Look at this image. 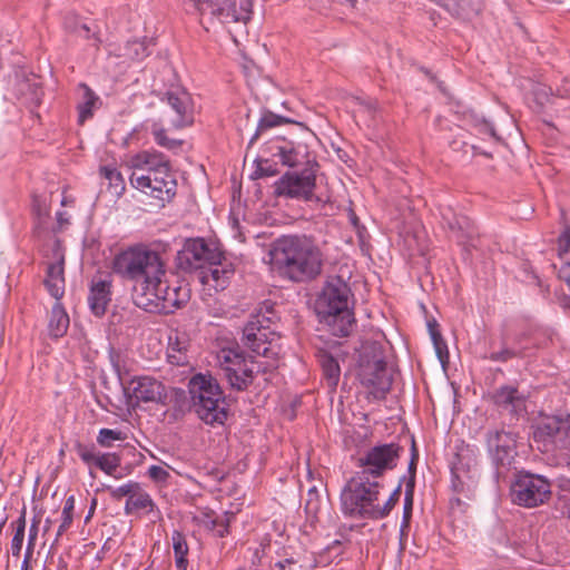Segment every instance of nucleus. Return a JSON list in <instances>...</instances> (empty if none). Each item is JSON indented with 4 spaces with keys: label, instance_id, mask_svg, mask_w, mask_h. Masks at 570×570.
<instances>
[{
    "label": "nucleus",
    "instance_id": "1",
    "mask_svg": "<svg viewBox=\"0 0 570 570\" xmlns=\"http://www.w3.org/2000/svg\"><path fill=\"white\" fill-rule=\"evenodd\" d=\"M112 269L121 279L131 284L135 305H148L153 299L150 289L167 276L160 253L142 244L119 252L112 261Z\"/></svg>",
    "mask_w": 570,
    "mask_h": 570
},
{
    "label": "nucleus",
    "instance_id": "2",
    "mask_svg": "<svg viewBox=\"0 0 570 570\" xmlns=\"http://www.w3.org/2000/svg\"><path fill=\"white\" fill-rule=\"evenodd\" d=\"M269 264L283 276L294 282L317 277L323 268V253L305 235L282 236L271 244Z\"/></svg>",
    "mask_w": 570,
    "mask_h": 570
},
{
    "label": "nucleus",
    "instance_id": "3",
    "mask_svg": "<svg viewBox=\"0 0 570 570\" xmlns=\"http://www.w3.org/2000/svg\"><path fill=\"white\" fill-rule=\"evenodd\" d=\"M351 301V288L340 276L330 277L316 299V312L332 327L334 335L346 336L352 332L354 316L350 308Z\"/></svg>",
    "mask_w": 570,
    "mask_h": 570
},
{
    "label": "nucleus",
    "instance_id": "4",
    "mask_svg": "<svg viewBox=\"0 0 570 570\" xmlns=\"http://www.w3.org/2000/svg\"><path fill=\"white\" fill-rule=\"evenodd\" d=\"M193 407L206 424H224L228 416L227 403L217 380L210 374H196L188 383Z\"/></svg>",
    "mask_w": 570,
    "mask_h": 570
},
{
    "label": "nucleus",
    "instance_id": "5",
    "mask_svg": "<svg viewBox=\"0 0 570 570\" xmlns=\"http://www.w3.org/2000/svg\"><path fill=\"white\" fill-rule=\"evenodd\" d=\"M381 481L367 480L354 474L344 485L340 495L341 511L353 519L377 520Z\"/></svg>",
    "mask_w": 570,
    "mask_h": 570
},
{
    "label": "nucleus",
    "instance_id": "6",
    "mask_svg": "<svg viewBox=\"0 0 570 570\" xmlns=\"http://www.w3.org/2000/svg\"><path fill=\"white\" fill-rule=\"evenodd\" d=\"M274 312L272 307H266L253 314L243 330L242 342L244 346L249 348L254 354L264 356L272 361H276L281 346L277 343L275 333L268 331L269 324L273 323Z\"/></svg>",
    "mask_w": 570,
    "mask_h": 570
},
{
    "label": "nucleus",
    "instance_id": "7",
    "mask_svg": "<svg viewBox=\"0 0 570 570\" xmlns=\"http://www.w3.org/2000/svg\"><path fill=\"white\" fill-rule=\"evenodd\" d=\"M358 377L362 385L375 399H384L393 382L387 368L383 350L377 344L366 347L361 355Z\"/></svg>",
    "mask_w": 570,
    "mask_h": 570
},
{
    "label": "nucleus",
    "instance_id": "8",
    "mask_svg": "<svg viewBox=\"0 0 570 570\" xmlns=\"http://www.w3.org/2000/svg\"><path fill=\"white\" fill-rule=\"evenodd\" d=\"M532 428V441L540 452L570 450V414L541 415Z\"/></svg>",
    "mask_w": 570,
    "mask_h": 570
},
{
    "label": "nucleus",
    "instance_id": "9",
    "mask_svg": "<svg viewBox=\"0 0 570 570\" xmlns=\"http://www.w3.org/2000/svg\"><path fill=\"white\" fill-rule=\"evenodd\" d=\"M219 370L233 390L244 391L253 384L256 374L266 371L253 356L236 348H223L217 354Z\"/></svg>",
    "mask_w": 570,
    "mask_h": 570
},
{
    "label": "nucleus",
    "instance_id": "10",
    "mask_svg": "<svg viewBox=\"0 0 570 570\" xmlns=\"http://www.w3.org/2000/svg\"><path fill=\"white\" fill-rule=\"evenodd\" d=\"M401 452L402 448L393 442L375 445L358 456L356 466L360 470L356 474L380 481L386 472L396 468Z\"/></svg>",
    "mask_w": 570,
    "mask_h": 570
},
{
    "label": "nucleus",
    "instance_id": "11",
    "mask_svg": "<svg viewBox=\"0 0 570 570\" xmlns=\"http://www.w3.org/2000/svg\"><path fill=\"white\" fill-rule=\"evenodd\" d=\"M510 493L513 503L535 508L550 499L551 483L541 475L521 473L512 483Z\"/></svg>",
    "mask_w": 570,
    "mask_h": 570
},
{
    "label": "nucleus",
    "instance_id": "12",
    "mask_svg": "<svg viewBox=\"0 0 570 570\" xmlns=\"http://www.w3.org/2000/svg\"><path fill=\"white\" fill-rule=\"evenodd\" d=\"M193 3L200 16V22H209L215 19L222 22H244L250 20L252 9L249 2H242L239 10L236 9L235 0H188Z\"/></svg>",
    "mask_w": 570,
    "mask_h": 570
},
{
    "label": "nucleus",
    "instance_id": "13",
    "mask_svg": "<svg viewBox=\"0 0 570 570\" xmlns=\"http://www.w3.org/2000/svg\"><path fill=\"white\" fill-rule=\"evenodd\" d=\"M151 301L148 305H137L150 313H170L179 308L189 299V289L186 286L170 287L166 277L160 284L150 289Z\"/></svg>",
    "mask_w": 570,
    "mask_h": 570
},
{
    "label": "nucleus",
    "instance_id": "14",
    "mask_svg": "<svg viewBox=\"0 0 570 570\" xmlns=\"http://www.w3.org/2000/svg\"><path fill=\"white\" fill-rule=\"evenodd\" d=\"M315 175L311 170L286 173L275 183V194L309 202L314 199Z\"/></svg>",
    "mask_w": 570,
    "mask_h": 570
},
{
    "label": "nucleus",
    "instance_id": "15",
    "mask_svg": "<svg viewBox=\"0 0 570 570\" xmlns=\"http://www.w3.org/2000/svg\"><path fill=\"white\" fill-rule=\"evenodd\" d=\"M158 176H144L142 173H131L130 183L136 189L161 202L169 200L176 193V180L171 171L158 169Z\"/></svg>",
    "mask_w": 570,
    "mask_h": 570
},
{
    "label": "nucleus",
    "instance_id": "16",
    "mask_svg": "<svg viewBox=\"0 0 570 570\" xmlns=\"http://www.w3.org/2000/svg\"><path fill=\"white\" fill-rule=\"evenodd\" d=\"M130 403H158L165 405L168 394L166 386L158 380L150 376H137L129 381L125 389Z\"/></svg>",
    "mask_w": 570,
    "mask_h": 570
},
{
    "label": "nucleus",
    "instance_id": "17",
    "mask_svg": "<svg viewBox=\"0 0 570 570\" xmlns=\"http://www.w3.org/2000/svg\"><path fill=\"white\" fill-rule=\"evenodd\" d=\"M169 111L166 114L167 122L175 129L189 126L194 121V104L189 92L176 89L166 94Z\"/></svg>",
    "mask_w": 570,
    "mask_h": 570
},
{
    "label": "nucleus",
    "instance_id": "18",
    "mask_svg": "<svg viewBox=\"0 0 570 570\" xmlns=\"http://www.w3.org/2000/svg\"><path fill=\"white\" fill-rule=\"evenodd\" d=\"M487 444L493 460L501 465L510 464L517 453V435L510 431H490Z\"/></svg>",
    "mask_w": 570,
    "mask_h": 570
},
{
    "label": "nucleus",
    "instance_id": "19",
    "mask_svg": "<svg viewBox=\"0 0 570 570\" xmlns=\"http://www.w3.org/2000/svg\"><path fill=\"white\" fill-rule=\"evenodd\" d=\"M268 150L284 166L295 167L307 161V146L294 140L277 137L269 142Z\"/></svg>",
    "mask_w": 570,
    "mask_h": 570
},
{
    "label": "nucleus",
    "instance_id": "20",
    "mask_svg": "<svg viewBox=\"0 0 570 570\" xmlns=\"http://www.w3.org/2000/svg\"><path fill=\"white\" fill-rule=\"evenodd\" d=\"M491 400L494 405L503 413L512 416H519L525 412V397L518 389L505 385L493 392Z\"/></svg>",
    "mask_w": 570,
    "mask_h": 570
},
{
    "label": "nucleus",
    "instance_id": "21",
    "mask_svg": "<svg viewBox=\"0 0 570 570\" xmlns=\"http://www.w3.org/2000/svg\"><path fill=\"white\" fill-rule=\"evenodd\" d=\"M132 173H142L144 176L155 177L158 176V169H164L165 173L169 171V163L167 158L156 151H140L132 156L129 160Z\"/></svg>",
    "mask_w": 570,
    "mask_h": 570
},
{
    "label": "nucleus",
    "instance_id": "22",
    "mask_svg": "<svg viewBox=\"0 0 570 570\" xmlns=\"http://www.w3.org/2000/svg\"><path fill=\"white\" fill-rule=\"evenodd\" d=\"M183 256L190 268H199L205 263L214 264L220 255L212 250L204 239L195 238L186 242Z\"/></svg>",
    "mask_w": 570,
    "mask_h": 570
},
{
    "label": "nucleus",
    "instance_id": "23",
    "mask_svg": "<svg viewBox=\"0 0 570 570\" xmlns=\"http://www.w3.org/2000/svg\"><path fill=\"white\" fill-rule=\"evenodd\" d=\"M111 283L109 281H94L88 296V303L91 312L96 316H102L111 301Z\"/></svg>",
    "mask_w": 570,
    "mask_h": 570
},
{
    "label": "nucleus",
    "instance_id": "24",
    "mask_svg": "<svg viewBox=\"0 0 570 570\" xmlns=\"http://www.w3.org/2000/svg\"><path fill=\"white\" fill-rule=\"evenodd\" d=\"M125 513L136 514V515H148L151 513L159 514V510L157 509L155 502L151 497L141 488L137 490L134 495L127 499L125 504Z\"/></svg>",
    "mask_w": 570,
    "mask_h": 570
},
{
    "label": "nucleus",
    "instance_id": "25",
    "mask_svg": "<svg viewBox=\"0 0 570 570\" xmlns=\"http://www.w3.org/2000/svg\"><path fill=\"white\" fill-rule=\"evenodd\" d=\"M45 285L53 298L59 301L65 293V269L62 256L59 257L56 263L48 265Z\"/></svg>",
    "mask_w": 570,
    "mask_h": 570
},
{
    "label": "nucleus",
    "instance_id": "26",
    "mask_svg": "<svg viewBox=\"0 0 570 570\" xmlns=\"http://www.w3.org/2000/svg\"><path fill=\"white\" fill-rule=\"evenodd\" d=\"M69 327V316L62 305L57 301L50 312L48 331L49 335L59 338L63 336Z\"/></svg>",
    "mask_w": 570,
    "mask_h": 570
},
{
    "label": "nucleus",
    "instance_id": "27",
    "mask_svg": "<svg viewBox=\"0 0 570 570\" xmlns=\"http://www.w3.org/2000/svg\"><path fill=\"white\" fill-rule=\"evenodd\" d=\"M82 90V100L78 105L79 111V124H83L88 118L92 116L94 109L99 102L98 96L85 83L80 85Z\"/></svg>",
    "mask_w": 570,
    "mask_h": 570
},
{
    "label": "nucleus",
    "instance_id": "28",
    "mask_svg": "<svg viewBox=\"0 0 570 570\" xmlns=\"http://www.w3.org/2000/svg\"><path fill=\"white\" fill-rule=\"evenodd\" d=\"M171 546L177 569L187 570L188 560L186 557L188 554L189 548L185 535L179 531H174L171 534Z\"/></svg>",
    "mask_w": 570,
    "mask_h": 570
},
{
    "label": "nucleus",
    "instance_id": "29",
    "mask_svg": "<svg viewBox=\"0 0 570 570\" xmlns=\"http://www.w3.org/2000/svg\"><path fill=\"white\" fill-rule=\"evenodd\" d=\"M321 511V497L315 487L308 490L305 503L306 522L311 528H315L318 522V513Z\"/></svg>",
    "mask_w": 570,
    "mask_h": 570
},
{
    "label": "nucleus",
    "instance_id": "30",
    "mask_svg": "<svg viewBox=\"0 0 570 570\" xmlns=\"http://www.w3.org/2000/svg\"><path fill=\"white\" fill-rule=\"evenodd\" d=\"M323 374L331 387H335L340 380L341 370L337 361L330 354L324 353L320 357Z\"/></svg>",
    "mask_w": 570,
    "mask_h": 570
},
{
    "label": "nucleus",
    "instance_id": "31",
    "mask_svg": "<svg viewBox=\"0 0 570 570\" xmlns=\"http://www.w3.org/2000/svg\"><path fill=\"white\" fill-rule=\"evenodd\" d=\"M449 227L453 232L460 233L458 235L459 243L464 244L466 240L473 239L474 230L472 228V223L468 217L455 216L453 222H449Z\"/></svg>",
    "mask_w": 570,
    "mask_h": 570
},
{
    "label": "nucleus",
    "instance_id": "32",
    "mask_svg": "<svg viewBox=\"0 0 570 570\" xmlns=\"http://www.w3.org/2000/svg\"><path fill=\"white\" fill-rule=\"evenodd\" d=\"M100 176L107 180V185L111 194L119 196L125 190V184L121 174L111 167H101Z\"/></svg>",
    "mask_w": 570,
    "mask_h": 570
},
{
    "label": "nucleus",
    "instance_id": "33",
    "mask_svg": "<svg viewBox=\"0 0 570 570\" xmlns=\"http://www.w3.org/2000/svg\"><path fill=\"white\" fill-rule=\"evenodd\" d=\"M218 261H215L214 264H210L208 272L204 275V282L207 284L213 283V286L216 288L220 287L224 288L227 279L229 277L230 272L220 267L217 263Z\"/></svg>",
    "mask_w": 570,
    "mask_h": 570
},
{
    "label": "nucleus",
    "instance_id": "34",
    "mask_svg": "<svg viewBox=\"0 0 570 570\" xmlns=\"http://www.w3.org/2000/svg\"><path fill=\"white\" fill-rule=\"evenodd\" d=\"M289 121L288 119L284 118V117H281V116H277L273 112H265L259 122H258V126H257V129L254 134V136L252 137L250 139V144H253L256 139H258V137L261 136V134L268 129V128H272V127H275V126H279L282 125L283 122H287Z\"/></svg>",
    "mask_w": 570,
    "mask_h": 570
},
{
    "label": "nucleus",
    "instance_id": "35",
    "mask_svg": "<svg viewBox=\"0 0 570 570\" xmlns=\"http://www.w3.org/2000/svg\"><path fill=\"white\" fill-rule=\"evenodd\" d=\"M120 465V458L115 453L100 454L97 468L102 470L105 473L112 475L117 468Z\"/></svg>",
    "mask_w": 570,
    "mask_h": 570
},
{
    "label": "nucleus",
    "instance_id": "36",
    "mask_svg": "<svg viewBox=\"0 0 570 570\" xmlns=\"http://www.w3.org/2000/svg\"><path fill=\"white\" fill-rule=\"evenodd\" d=\"M401 495V483L396 487V489L391 493L390 498L383 503H379L377 511V520L386 518L395 504L397 503Z\"/></svg>",
    "mask_w": 570,
    "mask_h": 570
},
{
    "label": "nucleus",
    "instance_id": "37",
    "mask_svg": "<svg viewBox=\"0 0 570 570\" xmlns=\"http://www.w3.org/2000/svg\"><path fill=\"white\" fill-rule=\"evenodd\" d=\"M131 59H141L149 55L147 43L145 41H130L127 43V53Z\"/></svg>",
    "mask_w": 570,
    "mask_h": 570
},
{
    "label": "nucleus",
    "instance_id": "38",
    "mask_svg": "<svg viewBox=\"0 0 570 570\" xmlns=\"http://www.w3.org/2000/svg\"><path fill=\"white\" fill-rule=\"evenodd\" d=\"M122 440L121 432L111 429H101L97 441L101 446H111L114 441Z\"/></svg>",
    "mask_w": 570,
    "mask_h": 570
},
{
    "label": "nucleus",
    "instance_id": "39",
    "mask_svg": "<svg viewBox=\"0 0 570 570\" xmlns=\"http://www.w3.org/2000/svg\"><path fill=\"white\" fill-rule=\"evenodd\" d=\"M519 356H522V354L520 352H517L509 347H503L499 352L490 353L488 358L492 362H503L504 363V362L510 361L513 357H519Z\"/></svg>",
    "mask_w": 570,
    "mask_h": 570
},
{
    "label": "nucleus",
    "instance_id": "40",
    "mask_svg": "<svg viewBox=\"0 0 570 570\" xmlns=\"http://www.w3.org/2000/svg\"><path fill=\"white\" fill-rule=\"evenodd\" d=\"M140 484L137 482H128L126 484H122L118 487L117 489L111 491V495L115 499H120L122 497L130 498V495H134V493L139 490Z\"/></svg>",
    "mask_w": 570,
    "mask_h": 570
},
{
    "label": "nucleus",
    "instance_id": "41",
    "mask_svg": "<svg viewBox=\"0 0 570 570\" xmlns=\"http://www.w3.org/2000/svg\"><path fill=\"white\" fill-rule=\"evenodd\" d=\"M153 135L155 137L156 142L159 146L165 147L167 149H173L179 145L176 140L169 139L166 136L165 130L161 128L154 127Z\"/></svg>",
    "mask_w": 570,
    "mask_h": 570
},
{
    "label": "nucleus",
    "instance_id": "42",
    "mask_svg": "<svg viewBox=\"0 0 570 570\" xmlns=\"http://www.w3.org/2000/svg\"><path fill=\"white\" fill-rule=\"evenodd\" d=\"M147 474L156 483H166L170 476L169 472L159 465L149 466Z\"/></svg>",
    "mask_w": 570,
    "mask_h": 570
},
{
    "label": "nucleus",
    "instance_id": "43",
    "mask_svg": "<svg viewBox=\"0 0 570 570\" xmlns=\"http://www.w3.org/2000/svg\"><path fill=\"white\" fill-rule=\"evenodd\" d=\"M233 518L234 514L229 512H225L220 517V522L218 523L217 529L214 530L216 537L224 538L229 533V524Z\"/></svg>",
    "mask_w": 570,
    "mask_h": 570
},
{
    "label": "nucleus",
    "instance_id": "44",
    "mask_svg": "<svg viewBox=\"0 0 570 570\" xmlns=\"http://www.w3.org/2000/svg\"><path fill=\"white\" fill-rule=\"evenodd\" d=\"M475 129L478 130L479 134L488 135L495 141L500 140V137L497 135L493 125L484 119L475 121Z\"/></svg>",
    "mask_w": 570,
    "mask_h": 570
},
{
    "label": "nucleus",
    "instance_id": "45",
    "mask_svg": "<svg viewBox=\"0 0 570 570\" xmlns=\"http://www.w3.org/2000/svg\"><path fill=\"white\" fill-rule=\"evenodd\" d=\"M570 252V227L566 226L558 238V253L562 256Z\"/></svg>",
    "mask_w": 570,
    "mask_h": 570
},
{
    "label": "nucleus",
    "instance_id": "46",
    "mask_svg": "<svg viewBox=\"0 0 570 570\" xmlns=\"http://www.w3.org/2000/svg\"><path fill=\"white\" fill-rule=\"evenodd\" d=\"M413 489H414V475L410 479V481L406 484L405 502H404L405 514L407 513V511L412 510Z\"/></svg>",
    "mask_w": 570,
    "mask_h": 570
},
{
    "label": "nucleus",
    "instance_id": "47",
    "mask_svg": "<svg viewBox=\"0 0 570 570\" xmlns=\"http://www.w3.org/2000/svg\"><path fill=\"white\" fill-rule=\"evenodd\" d=\"M433 344H434L438 357L444 364L448 360V346H446L445 342L443 341V338H441Z\"/></svg>",
    "mask_w": 570,
    "mask_h": 570
},
{
    "label": "nucleus",
    "instance_id": "48",
    "mask_svg": "<svg viewBox=\"0 0 570 570\" xmlns=\"http://www.w3.org/2000/svg\"><path fill=\"white\" fill-rule=\"evenodd\" d=\"M81 460L88 464L97 465L98 459L100 454H97L90 450L83 449L79 452Z\"/></svg>",
    "mask_w": 570,
    "mask_h": 570
},
{
    "label": "nucleus",
    "instance_id": "49",
    "mask_svg": "<svg viewBox=\"0 0 570 570\" xmlns=\"http://www.w3.org/2000/svg\"><path fill=\"white\" fill-rule=\"evenodd\" d=\"M23 539H24V535H22V534L18 535L17 533H14V535L12 538V541H11L12 556H14V557H19L20 556V552H21V549H22Z\"/></svg>",
    "mask_w": 570,
    "mask_h": 570
},
{
    "label": "nucleus",
    "instance_id": "50",
    "mask_svg": "<svg viewBox=\"0 0 570 570\" xmlns=\"http://www.w3.org/2000/svg\"><path fill=\"white\" fill-rule=\"evenodd\" d=\"M203 524L206 529L214 532L217 529L218 523L220 522V517H214L212 514H205L203 519Z\"/></svg>",
    "mask_w": 570,
    "mask_h": 570
},
{
    "label": "nucleus",
    "instance_id": "51",
    "mask_svg": "<svg viewBox=\"0 0 570 570\" xmlns=\"http://www.w3.org/2000/svg\"><path fill=\"white\" fill-rule=\"evenodd\" d=\"M72 519V515L62 514V521L58 528L56 541H58L59 537H61L70 528Z\"/></svg>",
    "mask_w": 570,
    "mask_h": 570
},
{
    "label": "nucleus",
    "instance_id": "52",
    "mask_svg": "<svg viewBox=\"0 0 570 570\" xmlns=\"http://www.w3.org/2000/svg\"><path fill=\"white\" fill-rule=\"evenodd\" d=\"M17 529L16 533L24 535V529H26V508L22 509L20 517L16 521Z\"/></svg>",
    "mask_w": 570,
    "mask_h": 570
},
{
    "label": "nucleus",
    "instance_id": "53",
    "mask_svg": "<svg viewBox=\"0 0 570 570\" xmlns=\"http://www.w3.org/2000/svg\"><path fill=\"white\" fill-rule=\"evenodd\" d=\"M560 279L564 281L567 285L570 287V263H566L559 269Z\"/></svg>",
    "mask_w": 570,
    "mask_h": 570
},
{
    "label": "nucleus",
    "instance_id": "54",
    "mask_svg": "<svg viewBox=\"0 0 570 570\" xmlns=\"http://www.w3.org/2000/svg\"><path fill=\"white\" fill-rule=\"evenodd\" d=\"M75 502L76 500L73 495L68 497L62 509V514H69L73 517Z\"/></svg>",
    "mask_w": 570,
    "mask_h": 570
},
{
    "label": "nucleus",
    "instance_id": "55",
    "mask_svg": "<svg viewBox=\"0 0 570 570\" xmlns=\"http://www.w3.org/2000/svg\"><path fill=\"white\" fill-rule=\"evenodd\" d=\"M33 207H35V210H36L37 216H38L40 222H41L42 217H48L49 216V210L47 209V207L46 206L42 207L40 205V202L37 198H35Z\"/></svg>",
    "mask_w": 570,
    "mask_h": 570
},
{
    "label": "nucleus",
    "instance_id": "56",
    "mask_svg": "<svg viewBox=\"0 0 570 570\" xmlns=\"http://www.w3.org/2000/svg\"><path fill=\"white\" fill-rule=\"evenodd\" d=\"M293 564H295V562L292 559H285L276 562L272 570H286V568H291Z\"/></svg>",
    "mask_w": 570,
    "mask_h": 570
},
{
    "label": "nucleus",
    "instance_id": "57",
    "mask_svg": "<svg viewBox=\"0 0 570 570\" xmlns=\"http://www.w3.org/2000/svg\"><path fill=\"white\" fill-rule=\"evenodd\" d=\"M37 534H38V524L36 521H33V523L30 527L29 539H28V543H30V546L36 544Z\"/></svg>",
    "mask_w": 570,
    "mask_h": 570
},
{
    "label": "nucleus",
    "instance_id": "58",
    "mask_svg": "<svg viewBox=\"0 0 570 570\" xmlns=\"http://www.w3.org/2000/svg\"><path fill=\"white\" fill-rule=\"evenodd\" d=\"M256 173H258L259 176H273V175H275V170H273L271 168V166L264 167L262 165V163L258 165V168H257Z\"/></svg>",
    "mask_w": 570,
    "mask_h": 570
},
{
    "label": "nucleus",
    "instance_id": "59",
    "mask_svg": "<svg viewBox=\"0 0 570 570\" xmlns=\"http://www.w3.org/2000/svg\"><path fill=\"white\" fill-rule=\"evenodd\" d=\"M430 334H431V338L433 341V343H435L436 341L441 340L442 336L441 334L435 330V326L430 324Z\"/></svg>",
    "mask_w": 570,
    "mask_h": 570
},
{
    "label": "nucleus",
    "instance_id": "60",
    "mask_svg": "<svg viewBox=\"0 0 570 570\" xmlns=\"http://www.w3.org/2000/svg\"><path fill=\"white\" fill-rule=\"evenodd\" d=\"M413 453H412V459H411V462L409 464V470L410 471H414L415 470V462H416V459H417V453H416V450H415V444L413 443Z\"/></svg>",
    "mask_w": 570,
    "mask_h": 570
},
{
    "label": "nucleus",
    "instance_id": "61",
    "mask_svg": "<svg viewBox=\"0 0 570 570\" xmlns=\"http://www.w3.org/2000/svg\"><path fill=\"white\" fill-rule=\"evenodd\" d=\"M96 505H97V499L94 498L91 500V505H90L89 512H88V514H87V517L85 519L86 522H88L91 519V517L94 515L95 510H96Z\"/></svg>",
    "mask_w": 570,
    "mask_h": 570
},
{
    "label": "nucleus",
    "instance_id": "62",
    "mask_svg": "<svg viewBox=\"0 0 570 570\" xmlns=\"http://www.w3.org/2000/svg\"><path fill=\"white\" fill-rule=\"evenodd\" d=\"M33 548H35V546H30V543H28L26 556H24V559L22 562H27V564H30V559L32 557Z\"/></svg>",
    "mask_w": 570,
    "mask_h": 570
},
{
    "label": "nucleus",
    "instance_id": "63",
    "mask_svg": "<svg viewBox=\"0 0 570 570\" xmlns=\"http://www.w3.org/2000/svg\"><path fill=\"white\" fill-rule=\"evenodd\" d=\"M33 548H35V546H30V543H28L26 556H24V559L22 562H27V564H30V559L32 557Z\"/></svg>",
    "mask_w": 570,
    "mask_h": 570
},
{
    "label": "nucleus",
    "instance_id": "64",
    "mask_svg": "<svg viewBox=\"0 0 570 570\" xmlns=\"http://www.w3.org/2000/svg\"><path fill=\"white\" fill-rule=\"evenodd\" d=\"M558 91H559V96L562 98L570 97V90H568V89L562 88V89H559Z\"/></svg>",
    "mask_w": 570,
    "mask_h": 570
}]
</instances>
